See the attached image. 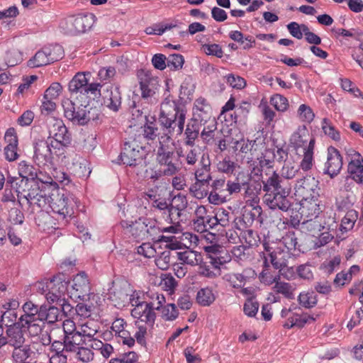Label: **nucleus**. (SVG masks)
<instances>
[{"mask_svg": "<svg viewBox=\"0 0 363 363\" xmlns=\"http://www.w3.org/2000/svg\"><path fill=\"white\" fill-rule=\"evenodd\" d=\"M186 111L174 100L165 99L161 104L159 123L164 133L159 137L156 160L163 167L164 176H173L180 168L177 164L174 149L169 146L174 136L181 135L184 131Z\"/></svg>", "mask_w": 363, "mask_h": 363, "instance_id": "obj_1", "label": "nucleus"}, {"mask_svg": "<svg viewBox=\"0 0 363 363\" xmlns=\"http://www.w3.org/2000/svg\"><path fill=\"white\" fill-rule=\"evenodd\" d=\"M262 183L264 201L270 209L286 212L291 208L290 186L277 172L266 173Z\"/></svg>", "mask_w": 363, "mask_h": 363, "instance_id": "obj_2", "label": "nucleus"}, {"mask_svg": "<svg viewBox=\"0 0 363 363\" xmlns=\"http://www.w3.org/2000/svg\"><path fill=\"white\" fill-rule=\"evenodd\" d=\"M7 184L17 194L18 203L25 199L30 206L41 208L45 204L46 199L43 194V189L37 180L18 179L16 177H9Z\"/></svg>", "mask_w": 363, "mask_h": 363, "instance_id": "obj_3", "label": "nucleus"}, {"mask_svg": "<svg viewBox=\"0 0 363 363\" xmlns=\"http://www.w3.org/2000/svg\"><path fill=\"white\" fill-rule=\"evenodd\" d=\"M33 160L39 167L52 164L55 159L65 157V150L57 142L48 139L38 140L33 143Z\"/></svg>", "mask_w": 363, "mask_h": 363, "instance_id": "obj_4", "label": "nucleus"}, {"mask_svg": "<svg viewBox=\"0 0 363 363\" xmlns=\"http://www.w3.org/2000/svg\"><path fill=\"white\" fill-rule=\"evenodd\" d=\"M95 21L96 16L93 13L71 16L60 22V28L65 34L76 35L89 30Z\"/></svg>", "mask_w": 363, "mask_h": 363, "instance_id": "obj_5", "label": "nucleus"}, {"mask_svg": "<svg viewBox=\"0 0 363 363\" xmlns=\"http://www.w3.org/2000/svg\"><path fill=\"white\" fill-rule=\"evenodd\" d=\"M48 202L52 211L62 218L73 213V203H77L72 194L60 192L58 190L50 195Z\"/></svg>", "mask_w": 363, "mask_h": 363, "instance_id": "obj_6", "label": "nucleus"}, {"mask_svg": "<svg viewBox=\"0 0 363 363\" xmlns=\"http://www.w3.org/2000/svg\"><path fill=\"white\" fill-rule=\"evenodd\" d=\"M145 155L144 147L135 139L124 143L119 157L123 164L135 167L143 162Z\"/></svg>", "mask_w": 363, "mask_h": 363, "instance_id": "obj_7", "label": "nucleus"}, {"mask_svg": "<svg viewBox=\"0 0 363 363\" xmlns=\"http://www.w3.org/2000/svg\"><path fill=\"white\" fill-rule=\"evenodd\" d=\"M319 190V181L309 175L298 179L294 185V194L300 199H318Z\"/></svg>", "mask_w": 363, "mask_h": 363, "instance_id": "obj_8", "label": "nucleus"}, {"mask_svg": "<svg viewBox=\"0 0 363 363\" xmlns=\"http://www.w3.org/2000/svg\"><path fill=\"white\" fill-rule=\"evenodd\" d=\"M62 105L65 116L73 123L83 125L89 121V112L86 106L77 104L69 99L63 100Z\"/></svg>", "mask_w": 363, "mask_h": 363, "instance_id": "obj_9", "label": "nucleus"}, {"mask_svg": "<svg viewBox=\"0 0 363 363\" xmlns=\"http://www.w3.org/2000/svg\"><path fill=\"white\" fill-rule=\"evenodd\" d=\"M90 289L86 274L84 272H80L72 279V284L68 291V296L76 301H84L89 298Z\"/></svg>", "mask_w": 363, "mask_h": 363, "instance_id": "obj_10", "label": "nucleus"}, {"mask_svg": "<svg viewBox=\"0 0 363 363\" xmlns=\"http://www.w3.org/2000/svg\"><path fill=\"white\" fill-rule=\"evenodd\" d=\"M159 86L157 78L147 75L145 76L140 82L142 99L149 104H157L158 101L157 92Z\"/></svg>", "mask_w": 363, "mask_h": 363, "instance_id": "obj_11", "label": "nucleus"}, {"mask_svg": "<svg viewBox=\"0 0 363 363\" xmlns=\"http://www.w3.org/2000/svg\"><path fill=\"white\" fill-rule=\"evenodd\" d=\"M49 133L52 135V138H48L49 140L52 143L57 142L65 150L71 143L70 134L62 120L55 119Z\"/></svg>", "mask_w": 363, "mask_h": 363, "instance_id": "obj_12", "label": "nucleus"}, {"mask_svg": "<svg viewBox=\"0 0 363 363\" xmlns=\"http://www.w3.org/2000/svg\"><path fill=\"white\" fill-rule=\"evenodd\" d=\"M262 208L259 203H248L245 207L242 217L235 219V225H242L243 228H248L254 220L262 221Z\"/></svg>", "mask_w": 363, "mask_h": 363, "instance_id": "obj_13", "label": "nucleus"}, {"mask_svg": "<svg viewBox=\"0 0 363 363\" xmlns=\"http://www.w3.org/2000/svg\"><path fill=\"white\" fill-rule=\"evenodd\" d=\"M208 199L210 203L218 205L226 201V182L223 178L213 179L210 182Z\"/></svg>", "mask_w": 363, "mask_h": 363, "instance_id": "obj_14", "label": "nucleus"}, {"mask_svg": "<svg viewBox=\"0 0 363 363\" xmlns=\"http://www.w3.org/2000/svg\"><path fill=\"white\" fill-rule=\"evenodd\" d=\"M102 99L104 104L110 110L117 112L122 104L121 92L119 87L108 85L103 89Z\"/></svg>", "mask_w": 363, "mask_h": 363, "instance_id": "obj_15", "label": "nucleus"}, {"mask_svg": "<svg viewBox=\"0 0 363 363\" xmlns=\"http://www.w3.org/2000/svg\"><path fill=\"white\" fill-rule=\"evenodd\" d=\"M342 167V160L340 152L334 147L328 148L327 162L325 163L323 173L331 178L337 175Z\"/></svg>", "mask_w": 363, "mask_h": 363, "instance_id": "obj_16", "label": "nucleus"}, {"mask_svg": "<svg viewBox=\"0 0 363 363\" xmlns=\"http://www.w3.org/2000/svg\"><path fill=\"white\" fill-rule=\"evenodd\" d=\"M212 108L206 99L199 97L195 100L191 118L206 125L211 119Z\"/></svg>", "mask_w": 363, "mask_h": 363, "instance_id": "obj_17", "label": "nucleus"}, {"mask_svg": "<svg viewBox=\"0 0 363 363\" xmlns=\"http://www.w3.org/2000/svg\"><path fill=\"white\" fill-rule=\"evenodd\" d=\"M275 160V150L274 149H266L265 151L262 154V156L259 158V167H254L252 170V173L255 175L262 174L264 172L265 177L266 173H271L275 172L274 170Z\"/></svg>", "mask_w": 363, "mask_h": 363, "instance_id": "obj_18", "label": "nucleus"}, {"mask_svg": "<svg viewBox=\"0 0 363 363\" xmlns=\"http://www.w3.org/2000/svg\"><path fill=\"white\" fill-rule=\"evenodd\" d=\"M177 156L181 160V163L193 167L199 160L201 154L199 147L188 146L186 148L179 147L176 150Z\"/></svg>", "mask_w": 363, "mask_h": 363, "instance_id": "obj_19", "label": "nucleus"}, {"mask_svg": "<svg viewBox=\"0 0 363 363\" xmlns=\"http://www.w3.org/2000/svg\"><path fill=\"white\" fill-rule=\"evenodd\" d=\"M265 251L264 257L268 258L269 264L271 263L275 269L281 272L286 266V260L284 258V251L280 247L274 248L269 243L263 244Z\"/></svg>", "mask_w": 363, "mask_h": 363, "instance_id": "obj_20", "label": "nucleus"}, {"mask_svg": "<svg viewBox=\"0 0 363 363\" xmlns=\"http://www.w3.org/2000/svg\"><path fill=\"white\" fill-rule=\"evenodd\" d=\"M300 211L302 216H305L307 219L303 222V224L311 225L312 218H316L320 213V208L318 199H303L300 200Z\"/></svg>", "mask_w": 363, "mask_h": 363, "instance_id": "obj_21", "label": "nucleus"}, {"mask_svg": "<svg viewBox=\"0 0 363 363\" xmlns=\"http://www.w3.org/2000/svg\"><path fill=\"white\" fill-rule=\"evenodd\" d=\"M24 330L18 320L17 325H11L6 328V337L7 343L13 348H19L26 342Z\"/></svg>", "mask_w": 363, "mask_h": 363, "instance_id": "obj_22", "label": "nucleus"}, {"mask_svg": "<svg viewBox=\"0 0 363 363\" xmlns=\"http://www.w3.org/2000/svg\"><path fill=\"white\" fill-rule=\"evenodd\" d=\"M347 173V176L353 179L357 184H363V158L359 152H355L354 158L349 162Z\"/></svg>", "mask_w": 363, "mask_h": 363, "instance_id": "obj_23", "label": "nucleus"}, {"mask_svg": "<svg viewBox=\"0 0 363 363\" xmlns=\"http://www.w3.org/2000/svg\"><path fill=\"white\" fill-rule=\"evenodd\" d=\"M131 315L133 318L145 322L147 325L152 326L156 318L155 311L150 308L146 303L143 305L137 306L131 311Z\"/></svg>", "mask_w": 363, "mask_h": 363, "instance_id": "obj_24", "label": "nucleus"}, {"mask_svg": "<svg viewBox=\"0 0 363 363\" xmlns=\"http://www.w3.org/2000/svg\"><path fill=\"white\" fill-rule=\"evenodd\" d=\"M203 123L193 118H191L186 126L184 130V145L186 146H194L195 140L198 138Z\"/></svg>", "mask_w": 363, "mask_h": 363, "instance_id": "obj_25", "label": "nucleus"}, {"mask_svg": "<svg viewBox=\"0 0 363 363\" xmlns=\"http://www.w3.org/2000/svg\"><path fill=\"white\" fill-rule=\"evenodd\" d=\"M19 323L23 327L24 331L27 330L31 337H35L42 333L45 327V322L40 317L29 320H18Z\"/></svg>", "mask_w": 363, "mask_h": 363, "instance_id": "obj_26", "label": "nucleus"}, {"mask_svg": "<svg viewBox=\"0 0 363 363\" xmlns=\"http://www.w3.org/2000/svg\"><path fill=\"white\" fill-rule=\"evenodd\" d=\"M137 117L144 116L146 123L143 126V136L147 140H154L159 136L158 128L154 121H150L147 116V111L143 108V110H136Z\"/></svg>", "mask_w": 363, "mask_h": 363, "instance_id": "obj_27", "label": "nucleus"}, {"mask_svg": "<svg viewBox=\"0 0 363 363\" xmlns=\"http://www.w3.org/2000/svg\"><path fill=\"white\" fill-rule=\"evenodd\" d=\"M280 272L279 271L278 272H272L268 262V258L264 257L263 269L259 274V279L265 285L270 286L280 280Z\"/></svg>", "mask_w": 363, "mask_h": 363, "instance_id": "obj_28", "label": "nucleus"}, {"mask_svg": "<svg viewBox=\"0 0 363 363\" xmlns=\"http://www.w3.org/2000/svg\"><path fill=\"white\" fill-rule=\"evenodd\" d=\"M200 167L194 172V179L211 182L213 177L211 172V161L207 157L205 158L204 154L202 155L199 160Z\"/></svg>", "mask_w": 363, "mask_h": 363, "instance_id": "obj_29", "label": "nucleus"}, {"mask_svg": "<svg viewBox=\"0 0 363 363\" xmlns=\"http://www.w3.org/2000/svg\"><path fill=\"white\" fill-rule=\"evenodd\" d=\"M210 182L195 179L189 188V194L197 199H203L209 194Z\"/></svg>", "mask_w": 363, "mask_h": 363, "instance_id": "obj_30", "label": "nucleus"}, {"mask_svg": "<svg viewBox=\"0 0 363 363\" xmlns=\"http://www.w3.org/2000/svg\"><path fill=\"white\" fill-rule=\"evenodd\" d=\"M188 205L186 196L182 194L174 196L169 204V220L173 223L174 214L180 216L181 212L185 210Z\"/></svg>", "mask_w": 363, "mask_h": 363, "instance_id": "obj_31", "label": "nucleus"}, {"mask_svg": "<svg viewBox=\"0 0 363 363\" xmlns=\"http://www.w3.org/2000/svg\"><path fill=\"white\" fill-rule=\"evenodd\" d=\"M207 125H204L201 132V138L207 144L213 143L215 138H218V135H222L221 130H217V123L215 119L210 120Z\"/></svg>", "mask_w": 363, "mask_h": 363, "instance_id": "obj_32", "label": "nucleus"}, {"mask_svg": "<svg viewBox=\"0 0 363 363\" xmlns=\"http://www.w3.org/2000/svg\"><path fill=\"white\" fill-rule=\"evenodd\" d=\"M177 257L182 264L191 267L197 266L203 260L200 252L190 250L177 252Z\"/></svg>", "mask_w": 363, "mask_h": 363, "instance_id": "obj_33", "label": "nucleus"}, {"mask_svg": "<svg viewBox=\"0 0 363 363\" xmlns=\"http://www.w3.org/2000/svg\"><path fill=\"white\" fill-rule=\"evenodd\" d=\"M62 314L60 308L55 306H40V317L43 321L52 324L62 319Z\"/></svg>", "mask_w": 363, "mask_h": 363, "instance_id": "obj_34", "label": "nucleus"}, {"mask_svg": "<svg viewBox=\"0 0 363 363\" xmlns=\"http://www.w3.org/2000/svg\"><path fill=\"white\" fill-rule=\"evenodd\" d=\"M68 284L69 280H67L65 274H58L50 279L46 287H53L58 294L66 297V295L68 296V291L69 289V288H68Z\"/></svg>", "mask_w": 363, "mask_h": 363, "instance_id": "obj_35", "label": "nucleus"}, {"mask_svg": "<svg viewBox=\"0 0 363 363\" xmlns=\"http://www.w3.org/2000/svg\"><path fill=\"white\" fill-rule=\"evenodd\" d=\"M244 190V197L249 198L247 202L248 203H259V199L258 197V194L262 189V183L252 181L247 186L242 188Z\"/></svg>", "mask_w": 363, "mask_h": 363, "instance_id": "obj_36", "label": "nucleus"}, {"mask_svg": "<svg viewBox=\"0 0 363 363\" xmlns=\"http://www.w3.org/2000/svg\"><path fill=\"white\" fill-rule=\"evenodd\" d=\"M237 228L240 230V240L244 241L248 247L257 246L259 241V237L257 232L247 228H243L242 225H236Z\"/></svg>", "mask_w": 363, "mask_h": 363, "instance_id": "obj_37", "label": "nucleus"}, {"mask_svg": "<svg viewBox=\"0 0 363 363\" xmlns=\"http://www.w3.org/2000/svg\"><path fill=\"white\" fill-rule=\"evenodd\" d=\"M146 218H139L135 222L129 225V233L137 240L146 239V232L147 230Z\"/></svg>", "mask_w": 363, "mask_h": 363, "instance_id": "obj_38", "label": "nucleus"}, {"mask_svg": "<svg viewBox=\"0 0 363 363\" xmlns=\"http://www.w3.org/2000/svg\"><path fill=\"white\" fill-rule=\"evenodd\" d=\"M64 338L67 343V352L76 351L79 345H87L86 339H84L80 331L65 336Z\"/></svg>", "mask_w": 363, "mask_h": 363, "instance_id": "obj_39", "label": "nucleus"}, {"mask_svg": "<svg viewBox=\"0 0 363 363\" xmlns=\"http://www.w3.org/2000/svg\"><path fill=\"white\" fill-rule=\"evenodd\" d=\"M315 146V138H311L306 148L304 149L303 158L302 159L299 169L301 168L303 171H308L312 168L313 161V150Z\"/></svg>", "mask_w": 363, "mask_h": 363, "instance_id": "obj_40", "label": "nucleus"}, {"mask_svg": "<svg viewBox=\"0 0 363 363\" xmlns=\"http://www.w3.org/2000/svg\"><path fill=\"white\" fill-rule=\"evenodd\" d=\"M215 226L214 218L209 215L198 217L193 223L194 229L201 233L207 232Z\"/></svg>", "mask_w": 363, "mask_h": 363, "instance_id": "obj_41", "label": "nucleus"}, {"mask_svg": "<svg viewBox=\"0 0 363 363\" xmlns=\"http://www.w3.org/2000/svg\"><path fill=\"white\" fill-rule=\"evenodd\" d=\"M88 82L84 72L77 73L69 83V91L72 93H83Z\"/></svg>", "mask_w": 363, "mask_h": 363, "instance_id": "obj_42", "label": "nucleus"}, {"mask_svg": "<svg viewBox=\"0 0 363 363\" xmlns=\"http://www.w3.org/2000/svg\"><path fill=\"white\" fill-rule=\"evenodd\" d=\"M197 303L202 306H209L216 300V295L210 287L201 288L196 297Z\"/></svg>", "mask_w": 363, "mask_h": 363, "instance_id": "obj_43", "label": "nucleus"}, {"mask_svg": "<svg viewBox=\"0 0 363 363\" xmlns=\"http://www.w3.org/2000/svg\"><path fill=\"white\" fill-rule=\"evenodd\" d=\"M37 169L26 161H21L18 164V174L21 178L18 179L35 180Z\"/></svg>", "mask_w": 363, "mask_h": 363, "instance_id": "obj_44", "label": "nucleus"}, {"mask_svg": "<svg viewBox=\"0 0 363 363\" xmlns=\"http://www.w3.org/2000/svg\"><path fill=\"white\" fill-rule=\"evenodd\" d=\"M23 315H21L18 320H29L37 318L40 317V307L35 305L31 301L25 303L23 306Z\"/></svg>", "mask_w": 363, "mask_h": 363, "instance_id": "obj_45", "label": "nucleus"}, {"mask_svg": "<svg viewBox=\"0 0 363 363\" xmlns=\"http://www.w3.org/2000/svg\"><path fill=\"white\" fill-rule=\"evenodd\" d=\"M274 291L277 294H282L286 298H294V287L289 283L277 281L273 287Z\"/></svg>", "mask_w": 363, "mask_h": 363, "instance_id": "obj_46", "label": "nucleus"}, {"mask_svg": "<svg viewBox=\"0 0 363 363\" xmlns=\"http://www.w3.org/2000/svg\"><path fill=\"white\" fill-rule=\"evenodd\" d=\"M358 218V212L354 209L347 211L342 219L340 229L342 231H348L353 228L355 222Z\"/></svg>", "mask_w": 363, "mask_h": 363, "instance_id": "obj_47", "label": "nucleus"}, {"mask_svg": "<svg viewBox=\"0 0 363 363\" xmlns=\"http://www.w3.org/2000/svg\"><path fill=\"white\" fill-rule=\"evenodd\" d=\"M298 301L303 307L311 308L317 304L318 297L313 291L302 292L299 294Z\"/></svg>", "mask_w": 363, "mask_h": 363, "instance_id": "obj_48", "label": "nucleus"}, {"mask_svg": "<svg viewBox=\"0 0 363 363\" xmlns=\"http://www.w3.org/2000/svg\"><path fill=\"white\" fill-rule=\"evenodd\" d=\"M44 48L48 51L46 52L50 63L59 61L64 57V49L58 44L50 45Z\"/></svg>", "mask_w": 363, "mask_h": 363, "instance_id": "obj_49", "label": "nucleus"}, {"mask_svg": "<svg viewBox=\"0 0 363 363\" xmlns=\"http://www.w3.org/2000/svg\"><path fill=\"white\" fill-rule=\"evenodd\" d=\"M46 52L44 48L38 51L34 57L28 61L29 65L30 67H38L51 64Z\"/></svg>", "mask_w": 363, "mask_h": 363, "instance_id": "obj_50", "label": "nucleus"}, {"mask_svg": "<svg viewBox=\"0 0 363 363\" xmlns=\"http://www.w3.org/2000/svg\"><path fill=\"white\" fill-rule=\"evenodd\" d=\"M32 351L29 345L23 344V346L19 348H13L11 356L14 361L23 362L29 358L31 355Z\"/></svg>", "mask_w": 363, "mask_h": 363, "instance_id": "obj_51", "label": "nucleus"}, {"mask_svg": "<svg viewBox=\"0 0 363 363\" xmlns=\"http://www.w3.org/2000/svg\"><path fill=\"white\" fill-rule=\"evenodd\" d=\"M147 296L150 298V301H146V303L154 311H160L165 303L164 295L158 292H148Z\"/></svg>", "mask_w": 363, "mask_h": 363, "instance_id": "obj_52", "label": "nucleus"}, {"mask_svg": "<svg viewBox=\"0 0 363 363\" xmlns=\"http://www.w3.org/2000/svg\"><path fill=\"white\" fill-rule=\"evenodd\" d=\"M146 220L147 228L146 232V238H150L154 242H158L162 235V230L157 225L155 220H150L149 218H146Z\"/></svg>", "mask_w": 363, "mask_h": 363, "instance_id": "obj_53", "label": "nucleus"}, {"mask_svg": "<svg viewBox=\"0 0 363 363\" xmlns=\"http://www.w3.org/2000/svg\"><path fill=\"white\" fill-rule=\"evenodd\" d=\"M270 104L279 112H285L289 106L288 99L279 94H274L270 98Z\"/></svg>", "mask_w": 363, "mask_h": 363, "instance_id": "obj_54", "label": "nucleus"}, {"mask_svg": "<svg viewBox=\"0 0 363 363\" xmlns=\"http://www.w3.org/2000/svg\"><path fill=\"white\" fill-rule=\"evenodd\" d=\"M52 185L57 186V184L67 185L70 182L69 176L63 170L57 168H53L51 172Z\"/></svg>", "mask_w": 363, "mask_h": 363, "instance_id": "obj_55", "label": "nucleus"}, {"mask_svg": "<svg viewBox=\"0 0 363 363\" xmlns=\"http://www.w3.org/2000/svg\"><path fill=\"white\" fill-rule=\"evenodd\" d=\"M17 312L12 309H7L1 315V323L7 328L11 325H17L18 323Z\"/></svg>", "mask_w": 363, "mask_h": 363, "instance_id": "obj_56", "label": "nucleus"}, {"mask_svg": "<svg viewBox=\"0 0 363 363\" xmlns=\"http://www.w3.org/2000/svg\"><path fill=\"white\" fill-rule=\"evenodd\" d=\"M322 129L324 133L333 140L335 141H339L340 140V132L335 129L328 119L324 118L323 120Z\"/></svg>", "mask_w": 363, "mask_h": 363, "instance_id": "obj_57", "label": "nucleus"}, {"mask_svg": "<svg viewBox=\"0 0 363 363\" xmlns=\"http://www.w3.org/2000/svg\"><path fill=\"white\" fill-rule=\"evenodd\" d=\"M167 67L171 70L176 71L182 68L184 63V59L180 54H172L167 57Z\"/></svg>", "mask_w": 363, "mask_h": 363, "instance_id": "obj_58", "label": "nucleus"}, {"mask_svg": "<svg viewBox=\"0 0 363 363\" xmlns=\"http://www.w3.org/2000/svg\"><path fill=\"white\" fill-rule=\"evenodd\" d=\"M8 220L13 225H21L24 222V214L17 207H11L9 211Z\"/></svg>", "mask_w": 363, "mask_h": 363, "instance_id": "obj_59", "label": "nucleus"}, {"mask_svg": "<svg viewBox=\"0 0 363 363\" xmlns=\"http://www.w3.org/2000/svg\"><path fill=\"white\" fill-rule=\"evenodd\" d=\"M162 316L165 320H174L179 315L175 304L169 303L164 307L162 306Z\"/></svg>", "mask_w": 363, "mask_h": 363, "instance_id": "obj_60", "label": "nucleus"}, {"mask_svg": "<svg viewBox=\"0 0 363 363\" xmlns=\"http://www.w3.org/2000/svg\"><path fill=\"white\" fill-rule=\"evenodd\" d=\"M306 133V130H302L298 132L294 133L290 139L291 143L294 145V147L298 149L299 147H303V149L306 148L304 147L307 140L305 138V133Z\"/></svg>", "mask_w": 363, "mask_h": 363, "instance_id": "obj_61", "label": "nucleus"}, {"mask_svg": "<svg viewBox=\"0 0 363 363\" xmlns=\"http://www.w3.org/2000/svg\"><path fill=\"white\" fill-rule=\"evenodd\" d=\"M213 218L216 225L227 227L230 224V212L223 208L218 210Z\"/></svg>", "mask_w": 363, "mask_h": 363, "instance_id": "obj_62", "label": "nucleus"}, {"mask_svg": "<svg viewBox=\"0 0 363 363\" xmlns=\"http://www.w3.org/2000/svg\"><path fill=\"white\" fill-rule=\"evenodd\" d=\"M98 325L94 322H87L86 323L82 325L81 333L84 339L88 340L94 338L98 333Z\"/></svg>", "mask_w": 363, "mask_h": 363, "instance_id": "obj_63", "label": "nucleus"}, {"mask_svg": "<svg viewBox=\"0 0 363 363\" xmlns=\"http://www.w3.org/2000/svg\"><path fill=\"white\" fill-rule=\"evenodd\" d=\"M298 113L301 120L307 123H311L315 117L311 107L306 104H301L299 106Z\"/></svg>", "mask_w": 363, "mask_h": 363, "instance_id": "obj_64", "label": "nucleus"}]
</instances>
